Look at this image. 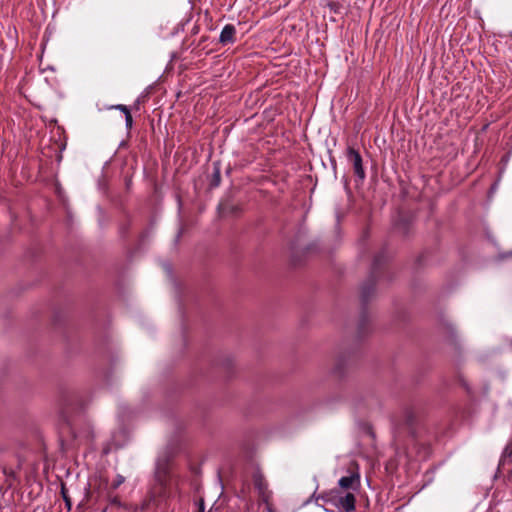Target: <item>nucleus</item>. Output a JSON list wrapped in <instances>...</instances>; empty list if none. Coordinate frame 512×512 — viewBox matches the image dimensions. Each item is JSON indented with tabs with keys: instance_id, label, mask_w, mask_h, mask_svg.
Wrapping results in <instances>:
<instances>
[{
	"instance_id": "1",
	"label": "nucleus",
	"mask_w": 512,
	"mask_h": 512,
	"mask_svg": "<svg viewBox=\"0 0 512 512\" xmlns=\"http://www.w3.org/2000/svg\"><path fill=\"white\" fill-rule=\"evenodd\" d=\"M318 499L330 502L340 512H353L355 510L356 498L352 492L342 494L339 491H331L330 493L319 496Z\"/></svg>"
},
{
	"instance_id": "2",
	"label": "nucleus",
	"mask_w": 512,
	"mask_h": 512,
	"mask_svg": "<svg viewBox=\"0 0 512 512\" xmlns=\"http://www.w3.org/2000/svg\"><path fill=\"white\" fill-rule=\"evenodd\" d=\"M155 481L159 486V496L166 497L172 486V475L167 461H159L157 463Z\"/></svg>"
},
{
	"instance_id": "3",
	"label": "nucleus",
	"mask_w": 512,
	"mask_h": 512,
	"mask_svg": "<svg viewBox=\"0 0 512 512\" xmlns=\"http://www.w3.org/2000/svg\"><path fill=\"white\" fill-rule=\"evenodd\" d=\"M252 479L259 498L263 503L269 506L272 498V492L268 489V482L266 481L263 473L259 469H256L253 472Z\"/></svg>"
},
{
	"instance_id": "4",
	"label": "nucleus",
	"mask_w": 512,
	"mask_h": 512,
	"mask_svg": "<svg viewBox=\"0 0 512 512\" xmlns=\"http://www.w3.org/2000/svg\"><path fill=\"white\" fill-rule=\"evenodd\" d=\"M346 157L347 160L352 164L354 174L361 182H363L366 177V173L363 167L362 156L360 155L359 151L353 147H348L346 150Z\"/></svg>"
},
{
	"instance_id": "5",
	"label": "nucleus",
	"mask_w": 512,
	"mask_h": 512,
	"mask_svg": "<svg viewBox=\"0 0 512 512\" xmlns=\"http://www.w3.org/2000/svg\"><path fill=\"white\" fill-rule=\"evenodd\" d=\"M381 261H382V255L375 256L374 262H373L372 276L361 288L360 295H361V300L363 303H366L369 300V298L374 294V290H375L374 273L378 269Z\"/></svg>"
},
{
	"instance_id": "6",
	"label": "nucleus",
	"mask_w": 512,
	"mask_h": 512,
	"mask_svg": "<svg viewBox=\"0 0 512 512\" xmlns=\"http://www.w3.org/2000/svg\"><path fill=\"white\" fill-rule=\"evenodd\" d=\"M338 485L344 490H356L360 485V476L358 473H352L339 479Z\"/></svg>"
},
{
	"instance_id": "7",
	"label": "nucleus",
	"mask_w": 512,
	"mask_h": 512,
	"mask_svg": "<svg viewBox=\"0 0 512 512\" xmlns=\"http://www.w3.org/2000/svg\"><path fill=\"white\" fill-rule=\"evenodd\" d=\"M218 211L221 216H236L241 212V208L239 205L226 200L218 205Z\"/></svg>"
},
{
	"instance_id": "8",
	"label": "nucleus",
	"mask_w": 512,
	"mask_h": 512,
	"mask_svg": "<svg viewBox=\"0 0 512 512\" xmlns=\"http://www.w3.org/2000/svg\"><path fill=\"white\" fill-rule=\"evenodd\" d=\"M236 28L232 24H226L219 37V42L222 45L233 44L235 42Z\"/></svg>"
},
{
	"instance_id": "9",
	"label": "nucleus",
	"mask_w": 512,
	"mask_h": 512,
	"mask_svg": "<svg viewBox=\"0 0 512 512\" xmlns=\"http://www.w3.org/2000/svg\"><path fill=\"white\" fill-rule=\"evenodd\" d=\"M125 478L122 475H117L114 481L112 482V488L117 489L121 484H123Z\"/></svg>"
},
{
	"instance_id": "10",
	"label": "nucleus",
	"mask_w": 512,
	"mask_h": 512,
	"mask_svg": "<svg viewBox=\"0 0 512 512\" xmlns=\"http://www.w3.org/2000/svg\"><path fill=\"white\" fill-rule=\"evenodd\" d=\"M125 123H126V127L128 129H130L132 127L133 118H132L131 112H127L126 113V115H125Z\"/></svg>"
},
{
	"instance_id": "11",
	"label": "nucleus",
	"mask_w": 512,
	"mask_h": 512,
	"mask_svg": "<svg viewBox=\"0 0 512 512\" xmlns=\"http://www.w3.org/2000/svg\"><path fill=\"white\" fill-rule=\"evenodd\" d=\"M366 322H367L366 316L363 315L361 317V320H360V323H359V333L360 334H364V328H365Z\"/></svg>"
},
{
	"instance_id": "12",
	"label": "nucleus",
	"mask_w": 512,
	"mask_h": 512,
	"mask_svg": "<svg viewBox=\"0 0 512 512\" xmlns=\"http://www.w3.org/2000/svg\"><path fill=\"white\" fill-rule=\"evenodd\" d=\"M112 108L120 110L125 115H126L127 112H130L129 108L126 105H123V104L114 105V106H112Z\"/></svg>"
},
{
	"instance_id": "13",
	"label": "nucleus",
	"mask_w": 512,
	"mask_h": 512,
	"mask_svg": "<svg viewBox=\"0 0 512 512\" xmlns=\"http://www.w3.org/2000/svg\"><path fill=\"white\" fill-rule=\"evenodd\" d=\"M214 180H215L214 185L217 186L219 184V181H220V172H219V170H216Z\"/></svg>"
},
{
	"instance_id": "14",
	"label": "nucleus",
	"mask_w": 512,
	"mask_h": 512,
	"mask_svg": "<svg viewBox=\"0 0 512 512\" xmlns=\"http://www.w3.org/2000/svg\"><path fill=\"white\" fill-rule=\"evenodd\" d=\"M448 331L451 333L452 336L455 335V329L452 325L447 326Z\"/></svg>"
},
{
	"instance_id": "15",
	"label": "nucleus",
	"mask_w": 512,
	"mask_h": 512,
	"mask_svg": "<svg viewBox=\"0 0 512 512\" xmlns=\"http://www.w3.org/2000/svg\"><path fill=\"white\" fill-rule=\"evenodd\" d=\"M62 493H63V498H64L65 502L67 503L68 506H70V501H69L68 497L65 495V492L63 489H62Z\"/></svg>"
},
{
	"instance_id": "16",
	"label": "nucleus",
	"mask_w": 512,
	"mask_h": 512,
	"mask_svg": "<svg viewBox=\"0 0 512 512\" xmlns=\"http://www.w3.org/2000/svg\"><path fill=\"white\" fill-rule=\"evenodd\" d=\"M505 453H509L511 454L512 453V449H511V446L508 445L506 448H505Z\"/></svg>"
},
{
	"instance_id": "17",
	"label": "nucleus",
	"mask_w": 512,
	"mask_h": 512,
	"mask_svg": "<svg viewBox=\"0 0 512 512\" xmlns=\"http://www.w3.org/2000/svg\"><path fill=\"white\" fill-rule=\"evenodd\" d=\"M200 512H203V509Z\"/></svg>"
}]
</instances>
